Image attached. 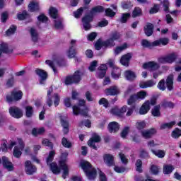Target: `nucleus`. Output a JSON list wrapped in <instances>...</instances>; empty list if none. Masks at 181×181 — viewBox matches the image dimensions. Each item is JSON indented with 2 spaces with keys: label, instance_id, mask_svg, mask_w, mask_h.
I'll return each instance as SVG.
<instances>
[{
  "label": "nucleus",
  "instance_id": "obj_48",
  "mask_svg": "<svg viewBox=\"0 0 181 181\" xmlns=\"http://www.w3.org/2000/svg\"><path fill=\"white\" fill-rule=\"evenodd\" d=\"M141 45L143 47H148L149 49H151V47H155V45H153V42H151L146 40H143L141 41Z\"/></svg>",
  "mask_w": 181,
  "mask_h": 181
},
{
  "label": "nucleus",
  "instance_id": "obj_12",
  "mask_svg": "<svg viewBox=\"0 0 181 181\" xmlns=\"http://www.w3.org/2000/svg\"><path fill=\"white\" fill-rule=\"evenodd\" d=\"M120 38L121 34L119 33H113L111 37L103 42V45L106 46L107 47H113V46H115V42H114V40H118Z\"/></svg>",
  "mask_w": 181,
  "mask_h": 181
},
{
  "label": "nucleus",
  "instance_id": "obj_61",
  "mask_svg": "<svg viewBox=\"0 0 181 181\" xmlns=\"http://www.w3.org/2000/svg\"><path fill=\"white\" fill-rule=\"evenodd\" d=\"M136 170L137 172H142V161L141 160H137L136 162Z\"/></svg>",
  "mask_w": 181,
  "mask_h": 181
},
{
  "label": "nucleus",
  "instance_id": "obj_1",
  "mask_svg": "<svg viewBox=\"0 0 181 181\" xmlns=\"http://www.w3.org/2000/svg\"><path fill=\"white\" fill-rule=\"evenodd\" d=\"M54 155H56L54 151H51L49 152V156L47 158V165H49V168L52 173H54V175H59V173H60V170H62V177L64 179H66V177L69 176V166H67V164H66V161H59V167L57 166V164H56V163H52L53 162Z\"/></svg>",
  "mask_w": 181,
  "mask_h": 181
},
{
  "label": "nucleus",
  "instance_id": "obj_10",
  "mask_svg": "<svg viewBox=\"0 0 181 181\" xmlns=\"http://www.w3.org/2000/svg\"><path fill=\"white\" fill-rule=\"evenodd\" d=\"M159 64V62L151 61L144 63L141 67L144 70H149V71H156V70H158L160 68V64Z\"/></svg>",
  "mask_w": 181,
  "mask_h": 181
},
{
  "label": "nucleus",
  "instance_id": "obj_11",
  "mask_svg": "<svg viewBox=\"0 0 181 181\" xmlns=\"http://www.w3.org/2000/svg\"><path fill=\"white\" fill-rule=\"evenodd\" d=\"M176 59H177V55L175 53H171L165 57L158 58V62L160 64H165V63L172 64Z\"/></svg>",
  "mask_w": 181,
  "mask_h": 181
},
{
  "label": "nucleus",
  "instance_id": "obj_4",
  "mask_svg": "<svg viewBox=\"0 0 181 181\" xmlns=\"http://www.w3.org/2000/svg\"><path fill=\"white\" fill-rule=\"evenodd\" d=\"M49 15L51 18L53 19H55L54 21V26L56 28V29H62L63 28V18H60L59 16V13L57 11V9L54 7H51L49 8Z\"/></svg>",
  "mask_w": 181,
  "mask_h": 181
},
{
  "label": "nucleus",
  "instance_id": "obj_7",
  "mask_svg": "<svg viewBox=\"0 0 181 181\" xmlns=\"http://www.w3.org/2000/svg\"><path fill=\"white\" fill-rule=\"evenodd\" d=\"M23 97V93L21 90L14 89L10 95L6 96L7 103H12L13 101H20Z\"/></svg>",
  "mask_w": 181,
  "mask_h": 181
},
{
  "label": "nucleus",
  "instance_id": "obj_57",
  "mask_svg": "<svg viewBox=\"0 0 181 181\" xmlns=\"http://www.w3.org/2000/svg\"><path fill=\"white\" fill-rule=\"evenodd\" d=\"M103 47H107V46L104 45V42H101V40H98L95 44L96 50H100Z\"/></svg>",
  "mask_w": 181,
  "mask_h": 181
},
{
  "label": "nucleus",
  "instance_id": "obj_58",
  "mask_svg": "<svg viewBox=\"0 0 181 181\" xmlns=\"http://www.w3.org/2000/svg\"><path fill=\"white\" fill-rule=\"evenodd\" d=\"M179 136H181V130L179 129H175L172 132V137L177 139V138H179Z\"/></svg>",
  "mask_w": 181,
  "mask_h": 181
},
{
  "label": "nucleus",
  "instance_id": "obj_46",
  "mask_svg": "<svg viewBox=\"0 0 181 181\" xmlns=\"http://www.w3.org/2000/svg\"><path fill=\"white\" fill-rule=\"evenodd\" d=\"M145 127H146V122H145V120H139V121H137L136 123V129H139V130L144 129Z\"/></svg>",
  "mask_w": 181,
  "mask_h": 181
},
{
  "label": "nucleus",
  "instance_id": "obj_28",
  "mask_svg": "<svg viewBox=\"0 0 181 181\" xmlns=\"http://www.w3.org/2000/svg\"><path fill=\"white\" fill-rule=\"evenodd\" d=\"M108 129L111 133L117 132L119 131V124L117 122H112L108 124Z\"/></svg>",
  "mask_w": 181,
  "mask_h": 181
},
{
  "label": "nucleus",
  "instance_id": "obj_43",
  "mask_svg": "<svg viewBox=\"0 0 181 181\" xmlns=\"http://www.w3.org/2000/svg\"><path fill=\"white\" fill-rule=\"evenodd\" d=\"M173 169H175V168H173V165H165L163 166V172L164 175H170V173L173 172Z\"/></svg>",
  "mask_w": 181,
  "mask_h": 181
},
{
  "label": "nucleus",
  "instance_id": "obj_29",
  "mask_svg": "<svg viewBox=\"0 0 181 181\" xmlns=\"http://www.w3.org/2000/svg\"><path fill=\"white\" fill-rule=\"evenodd\" d=\"M31 40L33 43H39L40 38L39 37V34L36 32V30L31 28L30 29Z\"/></svg>",
  "mask_w": 181,
  "mask_h": 181
},
{
  "label": "nucleus",
  "instance_id": "obj_17",
  "mask_svg": "<svg viewBox=\"0 0 181 181\" xmlns=\"http://www.w3.org/2000/svg\"><path fill=\"white\" fill-rule=\"evenodd\" d=\"M93 21V16H86L83 19V29L85 30H90L91 29V25H90V22Z\"/></svg>",
  "mask_w": 181,
  "mask_h": 181
},
{
  "label": "nucleus",
  "instance_id": "obj_32",
  "mask_svg": "<svg viewBox=\"0 0 181 181\" xmlns=\"http://www.w3.org/2000/svg\"><path fill=\"white\" fill-rule=\"evenodd\" d=\"M11 50L9 49V47H8V44L4 42V41L0 42V57L2 53H10Z\"/></svg>",
  "mask_w": 181,
  "mask_h": 181
},
{
  "label": "nucleus",
  "instance_id": "obj_54",
  "mask_svg": "<svg viewBox=\"0 0 181 181\" xmlns=\"http://www.w3.org/2000/svg\"><path fill=\"white\" fill-rule=\"evenodd\" d=\"M160 8V7L159 6V5L155 4L153 7L151 8L149 13L151 15H153V13H158Z\"/></svg>",
  "mask_w": 181,
  "mask_h": 181
},
{
  "label": "nucleus",
  "instance_id": "obj_22",
  "mask_svg": "<svg viewBox=\"0 0 181 181\" xmlns=\"http://www.w3.org/2000/svg\"><path fill=\"white\" fill-rule=\"evenodd\" d=\"M155 134H156V129H150L141 132L143 138H145L146 139H148V138H152Z\"/></svg>",
  "mask_w": 181,
  "mask_h": 181
},
{
  "label": "nucleus",
  "instance_id": "obj_52",
  "mask_svg": "<svg viewBox=\"0 0 181 181\" xmlns=\"http://www.w3.org/2000/svg\"><path fill=\"white\" fill-rule=\"evenodd\" d=\"M176 124V122H170L168 123H164L161 124L160 129H166L168 128H172V127H174V125Z\"/></svg>",
  "mask_w": 181,
  "mask_h": 181
},
{
  "label": "nucleus",
  "instance_id": "obj_5",
  "mask_svg": "<svg viewBox=\"0 0 181 181\" xmlns=\"http://www.w3.org/2000/svg\"><path fill=\"white\" fill-rule=\"evenodd\" d=\"M86 104V100H80L78 105H74L73 107V114L74 115H78L81 114L87 117L88 115V108L86 107L84 105Z\"/></svg>",
  "mask_w": 181,
  "mask_h": 181
},
{
  "label": "nucleus",
  "instance_id": "obj_2",
  "mask_svg": "<svg viewBox=\"0 0 181 181\" xmlns=\"http://www.w3.org/2000/svg\"><path fill=\"white\" fill-rule=\"evenodd\" d=\"M80 165L88 179L89 180H94V178L97 177V170L91 166V164L86 160H82Z\"/></svg>",
  "mask_w": 181,
  "mask_h": 181
},
{
  "label": "nucleus",
  "instance_id": "obj_47",
  "mask_svg": "<svg viewBox=\"0 0 181 181\" xmlns=\"http://www.w3.org/2000/svg\"><path fill=\"white\" fill-rule=\"evenodd\" d=\"M127 47H128V45L127 44H124L123 45L117 47L115 49V54H119V53H121V52L125 50V49H127Z\"/></svg>",
  "mask_w": 181,
  "mask_h": 181
},
{
  "label": "nucleus",
  "instance_id": "obj_60",
  "mask_svg": "<svg viewBox=\"0 0 181 181\" xmlns=\"http://www.w3.org/2000/svg\"><path fill=\"white\" fill-rule=\"evenodd\" d=\"M122 7L123 9H129L132 8V4L130 1H123L122 3Z\"/></svg>",
  "mask_w": 181,
  "mask_h": 181
},
{
  "label": "nucleus",
  "instance_id": "obj_50",
  "mask_svg": "<svg viewBox=\"0 0 181 181\" xmlns=\"http://www.w3.org/2000/svg\"><path fill=\"white\" fill-rule=\"evenodd\" d=\"M160 170V168L156 165H151L150 167V172L152 173V175H158Z\"/></svg>",
  "mask_w": 181,
  "mask_h": 181
},
{
  "label": "nucleus",
  "instance_id": "obj_20",
  "mask_svg": "<svg viewBox=\"0 0 181 181\" xmlns=\"http://www.w3.org/2000/svg\"><path fill=\"white\" fill-rule=\"evenodd\" d=\"M35 73L37 74V76H39L40 78V83L45 84V81H46V78H47V72L42 69H37L35 70Z\"/></svg>",
  "mask_w": 181,
  "mask_h": 181
},
{
  "label": "nucleus",
  "instance_id": "obj_64",
  "mask_svg": "<svg viewBox=\"0 0 181 181\" xmlns=\"http://www.w3.org/2000/svg\"><path fill=\"white\" fill-rule=\"evenodd\" d=\"M95 67H97V61H93L90 63V65L88 67V70L90 71H94V70H95Z\"/></svg>",
  "mask_w": 181,
  "mask_h": 181
},
{
  "label": "nucleus",
  "instance_id": "obj_30",
  "mask_svg": "<svg viewBox=\"0 0 181 181\" xmlns=\"http://www.w3.org/2000/svg\"><path fill=\"white\" fill-rule=\"evenodd\" d=\"M28 11H30V12H36V11H39V3L35 0L30 1L28 5Z\"/></svg>",
  "mask_w": 181,
  "mask_h": 181
},
{
  "label": "nucleus",
  "instance_id": "obj_23",
  "mask_svg": "<svg viewBox=\"0 0 181 181\" xmlns=\"http://www.w3.org/2000/svg\"><path fill=\"white\" fill-rule=\"evenodd\" d=\"M103 160L107 166H112L114 165V156L111 154H105L103 156Z\"/></svg>",
  "mask_w": 181,
  "mask_h": 181
},
{
  "label": "nucleus",
  "instance_id": "obj_8",
  "mask_svg": "<svg viewBox=\"0 0 181 181\" xmlns=\"http://www.w3.org/2000/svg\"><path fill=\"white\" fill-rule=\"evenodd\" d=\"M14 146L15 147L13 151V156L15 158H19L20 156H22V151L23 149H25V143H23V141L21 139H18Z\"/></svg>",
  "mask_w": 181,
  "mask_h": 181
},
{
  "label": "nucleus",
  "instance_id": "obj_39",
  "mask_svg": "<svg viewBox=\"0 0 181 181\" xmlns=\"http://www.w3.org/2000/svg\"><path fill=\"white\" fill-rule=\"evenodd\" d=\"M152 153L157 156L158 158H165V155H166V151L163 150H151Z\"/></svg>",
  "mask_w": 181,
  "mask_h": 181
},
{
  "label": "nucleus",
  "instance_id": "obj_38",
  "mask_svg": "<svg viewBox=\"0 0 181 181\" xmlns=\"http://www.w3.org/2000/svg\"><path fill=\"white\" fill-rule=\"evenodd\" d=\"M53 93V88H51L47 91V104L49 107H52V104H53V101L52 100V98H53V96H52V93Z\"/></svg>",
  "mask_w": 181,
  "mask_h": 181
},
{
  "label": "nucleus",
  "instance_id": "obj_25",
  "mask_svg": "<svg viewBox=\"0 0 181 181\" xmlns=\"http://www.w3.org/2000/svg\"><path fill=\"white\" fill-rule=\"evenodd\" d=\"M119 93V89L117 86H112L105 90V94H106V95H117Z\"/></svg>",
  "mask_w": 181,
  "mask_h": 181
},
{
  "label": "nucleus",
  "instance_id": "obj_36",
  "mask_svg": "<svg viewBox=\"0 0 181 181\" xmlns=\"http://www.w3.org/2000/svg\"><path fill=\"white\" fill-rule=\"evenodd\" d=\"M144 32L146 36H151L153 33V25L148 23L144 28Z\"/></svg>",
  "mask_w": 181,
  "mask_h": 181
},
{
  "label": "nucleus",
  "instance_id": "obj_31",
  "mask_svg": "<svg viewBox=\"0 0 181 181\" xmlns=\"http://www.w3.org/2000/svg\"><path fill=\"white\" fill-rule=\"evenodd\" d=\"M84 75V71H76L72 76L73 81L74 83H78L81 80V77Z\"/></svg>",
  "mask_w": 181,
  "mask_h": 181
},
{
  "label": "nucleus",
  "instance_id": "obj_51",
  "mask_svg": "<svg viewBox=\"0 0 181 181\" xmlns=\"http://www.w3.org/2000/svg\"><path fill=\"white\" fill-rule=\"evenodd\" d=\"M25 115L28 118H30L33 115V107L31 106L25 107Z\"/></svg>",
  "mask_w": 181,
  "mask_h": 181
},
{
  "label": "nucleus",
  "instance_id": "obj_37",
  "mask_svg": "<svg viewBox=\"0 0 181 181\" xmlns=\"http://www.w3.org/2000/svg\"><path fill=\"white\" fill-rule=\"evenodd\" d=\"M142 8L139 7H135L132 13V16L133 18H139V16H142Z\"/></svg>",
  "mask_w": 181,
  "mask_h": 181
},
{
  "label": "nucleus",
  "instance_id": "obj_26",
  "mask_svg": "<svg viewBox=\"0 0 181 181\" xmlns=\"http://www.w3.org/2000/svg\"><path fill=\"white\" fill-rule=\"evenodd\" d=\"M132 58V54L127 53L121 57L120 63L122 66H128L129 64V60Z\"/></svg>",
  "mask_w": 181,
  "mask_h": 181
},
{
  "label": "nucleus",
  "instance_id": "obj_41",
  "mask_svg": "<svg viewBox=\"0 0 181 181\" xmlns=\"http://www.w3.org/2000/svg\"><path fill=\"white\" fill-rule=\"evenodd\" d=\"M121 76V69L119 68H114L112 72V77L117 80Z\"/></svg>",
  "mask_w": 181,
  "mask_h": 181
},
{
  "label": "nucleus",
  "instance_id": "obj_21",
  "mask_svg": "<svg viewBox=\"0 0 181 181\" xmlns=\"http://www.w3.org/2000/svg\"><path fill=\"white\" fill-rule=\"evenodd\" d=\"M153 45L154 47L166 46V45H169V38H168V37L160 38L156 41H153Z\"/></svg>",
  "mask_w": 181,
  "mask_h": 181
},
{
  "label": "nucleus",
  "instance_id": "obj_19",
  "mask_svg": "<svg viewBox=\"0 0 181 181\" xmlns=\"http://www.w3.org/2000/svg\"><path fill=\"white\" fill-rule=\"evenodd\" d=\"M156 85V82L152 79L145 81H141L139 83V87L140 88H148L151 87H153V86Z\"/></svg>",
  "mask_w": 181,
  "mask_h": 181
},
{
  "label": "nucleus",
  "instance_id": "obj_33",
  "mask_svg": "<svg viewBox=\"0 0 181 181\" xmlns=\"http://www.w3.org/2000/svg\"><path fill=\"white\" fill-rule=\"evenodd\" d=\"M124 77L129 81H132L136 78V74L132 71H124Z\"/></svg>",
  "mask_w": 181,
  "mask_h": 181
},
{
  "label": "nucleus",
  "instance_id": "obj_63",
  "mask_svg": "<svg viewBox=\"0 0 181 181\" xmlns=\"http://www.w3.org/2000/svg\"><path fill=\"white\" fill-rule=\"evenodd\" d=\"M62 145L65 148H70L71 146V143L67 141V139L63 138L62 139Z\"/></svg>",
  "mask_w": 181,
  "mask_h": 181
},
{
  "label": "nucleus",
  "instance_id": "obj_14",
  "mask_svg": "<svg viewBox=\"0 0 181 181\" xmlns=\"http://www.w3.org/2000/svg\"><path fill=\"white\" fill-rule=\"evenodd\" d=\"M100 141H101V137H100L98 134L93 133L92 135V137L88 141V145L90 148H93V149L97 150V146H95V144H98V142H100Z\"/></svg>",
  "mask_w": 181,
  "mask_h": 181
},
{
  "label": "nucleus",
  "instance_id": "obj_18",
  "mask_svg": "<svg viewBox=\"0 0 181 181\" xmlns=\"http://www.w3.org/2000/svg\"><path fill=\"white\" fill-rule=\"evenodd\" d=\"M36 170V167L32 165V162L29 160L25 162V172L27 175H33V173H35Z\"/></svg>",
  "mask_w": 181,
  "mask_h": 181
},
{
  "label": "nucleus",
  "instance_id": "obj_27",
  "mask_svg": "<svg viewBox=\"0 0 181 181\" xmlns=\"http://www.w3.org/2000/svg\"><path fill=\"white\" fill-rule=\"evenodd\" d=\"M107 69V65L104 64L100 65L97 72V77H98V78H103V77H105Z\"/></svg>",
  "mask_w": 181,
  "mask_h": 181
},
{
  "label": "nucleus",
  "instance_id": "obj_24",
  "mask_svg": "<svg viewBox=\"0 0 181 181\" xmlns=\"http://www.w3.org/2000/svg\"><path fill=\"white\" fill-rule=\"evenodd\" d=\"M7 143L6 140H4L1 143V151L3 152H6L8 149H12L16 145V141H10L8 146H6Z\"/></svg>",
  "mask_w": 181,
  "mask_h": 181
},
{
  "label": "nucleus",
  "instance_id": "obj_44",
  "mask_svg": "<svg viewBox=\"0 0 181 181\" xmlns=\"http://www.w3.org/2000/svg\"><path fill=\"white\" fill-rule=\"evenodd\" d=\"M131 18L130 13H122V16L120 18V22L122 23H127V21Z\"/></svg>",
  "mask_w": 181,
  "mask_h": 181
},
{
  "label": "nucleus",
  "instance_id": "obj_53",
  "mask_svg": "<svg viewBox=\"0 0 181 181\" xmlns=\"http://www.w3.org/2000/svg\"><path fill=\"white\" fill-rule=\"evenodd\" d=\"M43 132H45V128L43 127H41L40 129H36V128H34L33 129V135H42V134H43Z\"/></svg>",
  "mask_w": 181,
  "mask_h": 181
},
{
  "label": "nucleus",
  "instance_id": "obj_9",
  "mask_svg": "<svg viewBox=\"0 0 181 181\" xmlns=\"http://www.w3.org/2000/svg\"><path fill=\"white\" fill-rule=\"evenodd\" d=\"M148 93L146 91L141 90L137 93L136 95H132L127 101V104L131 105L133 103L138 101L139 100H145Z\"/></svg>",
  "mask_w": 181,
  "mask_h": 181
},
{
  "label": "nucleus",
  "instance_id": "obj_3",
  "mask_svg": "<svg viewBox=\"0 0 181 181\" xmlns=\"http://www.w3.org/2000/svg\"><path fill=\"white\" fill-rule=\"evenodd\" d=\"M134 110H135V107L134 106L128 107L127 105H124L120 109L117 107H115L111 110L110 114H112V115H117V117H121L122 114L127 112L126 115L127 117H131V115H132V113L134 112Z\"/></svg>",
  "mask_w": 181,
  "mask_h": 181
},
{
  "label": "nucleus",
  "instance_id": "obj_56",
  "mask_svg": "<svg viewBox=\"0 0 181 181\" xmlns=\"http://www.w3.org/2000/svg\"><path fill=\"white\" fill-rule=\"evenodd\" d=\"M16 30V26L11 25L9 29L7 30L6 32V34L7 36H11V35H13L15 33V31Z\"/></svg>",
  "mask_w": 181,
  "mask_h": 181
},
{
  "label": "nucleus",
  "instance_id": "obj_45",
  "mask_svg": "<svg viewBox=\"0 0 181 181\" xmlns=\"http://www.w3.org/2000/svg\"><path fill=\"white\" fill-rule=\"evenodd\" d=\"M61 123L63 127V132L64 134H69V122L66 120H64L61 118Z\"/></svg>",
  "mask_w": 181,
  "mask_h": 181
},
{
  "label": "nucleus",
  "instance_id": "obj_15",
  "mask_svg": "<svg viewBox=\"0 0 181 181\" xmlns=\"http://www.w3.org/2000/svg\"><path fill=\"white\" fill-rule=\"evenodd\" d=\"M1 163L3 165V168L6 169L8 172H12L15 168L13 167V163L9 160V158L6 156H3L1 158Z\"/></svg>",
  "mask_w": 181,
  "mask_h": 181
},
{
  "label": "nucleus",
  "instance_id": "obj_6",
  "mask_svg": "<svg viewBox=\"0 0 181 181\" xmlns=\"http://www.w3.org/2000/svg\"><path fill=\"white\" fill-rule=\"evenodd\" d=\"M153 105H156V98H153L146 100L139 110V114L141 115H145V114H148V112L149 110H151V107Z\"/></svg>",
  "mask_w": 181,
  "mask_h": 181
},
{
  "label": "nucleus",
  "instance_id": "obj_59",
  "mask_svg": "<svg viewBox=\"0 0 181 181\" xmlns=\"http://www.w3.org/2000/svg\"><path fill=\"white\" fill-rule=\"evenodd\" d=\"M42 144V145H44V146H49V148H51V149H53V144H52V142H50V141H49V139H43Z\"/></svg>",
  "mask_w": 181,
  "mask_h": 181
},
{
  "label": "nucleus",
  "instance_id": "obj_62",
  "mask_svg": "<svg viewBox=\"0 0 181 181\" xmlns=\"http://www.w3.org/2000/svg\"><path fill=\"white\" fill-rule=\"evenodd\" d=\"M53 98H54V104L55 107H57V105H59L60 103V96L59 95V94L55 93L53 95Z\"/></svg>",
  "mask_w": 181,
  "mask_h": 181
},
{
  "label": "nucleus",
  "instance_id": "obj_40",
  "mask_svg": "<svg viewBox=\"0 0 181 181\" xmlns=\"http://www.w3.org/2000/svg\"><path fill=\"white\" fill-rule=\"evenodd\" d=\"M153 117H160V105H156L151 110Z\"/></svg>",
  "mask_w": 181,
  "mask_h": 181
},
{
  "label": "nucleus",
  "instance_id": "obj_55",
  "mask_svg": "<svg viewBox=\"0 0 181 181\" xmlns=\"http://www.w3.org/2000/svg\"><path fill=\"white\" fill-rule=\"evenodd\" d=\"M158 88L161 91H165L166 90V86H165V79H162L159 81L158 86Z\"/></svg>",
  "mask_w": 181,
  "mask_h": 181
},
{
  "label": "nucleus",
  "instance_id": "obj_35",
  "mask_svg": "<svg viewBox=\"0 0 181 181\" xmlns=\"http://www.w3.org/2000/svg\"><path fill=\"white\" fill-rule=\"evenodd\" d=\"M166 86L169 91L173 90V75L170 74L166 79Z\"/></svg>",
  "mask_w": 181,
  "mask_h": 181
},
{
  "label": "nucleus",
  "instance_id": "obj_34",
  "mask_svg": "<svg viewBox=\"0 0 181 181\" xmlns=\"http://www.w3.org/2000/svg\"><path fill=\"white\" fill-rule=\"evenodd\" d=\"M45 63L49 67H51V69H52V70L55 74L57 73V70L56 69V67H57V66H59V62H57V61L46 60Z\"/></svg>",
  "mask_w": 181,
  "mask_h": 181
},
{
  "label": "nucleus",
  "instance_id": "obj_13",
  "mask_svg": "<svg viewBox=\"0 0 181 181\" xmlns=\"http://www.w3.org/2000/svg\"><path fill=\"white\" fill-rule=\"evenodd\" d=\"M9 114L13 118L19 119L23 117V112L16 106L10 107Z\"/></svg>",
  "mask_w": 181,
  "mask_h": 181
},
{
  "label": "nucleus",
  "instance_id": "obj_16",
  "mask_svg": "<svg viewBox=\"0 0 181 181\" xmlns=\"http://www.w3.org/2000/svg\"><path fill=\"white\" fill-rule=\"evenodd\" d=\"M74 45H76V40H72L71 41V46L66 52V55L68 57H69V59H73V57H76V47H74Z\"/></svg>",
  "mask_w": 181,
  "mask_h": 181
},
{
  "label": "nucleus",
  "instance_id": "obj_42",
  "mask_svg": "<svg viewBox=\"0 0 181 181\" xmlns=\"http://www.w3.org/2000/svg\"><path fill=\"white\" fill-rule=\"evenodd\" d=\"M17 18L19 21H23L25 19H29L30 15L28 14V12L24 11L22 13H18Z\"/></svg>",
  "mask_w": 181,
  "mask_h": 181
},
{
  "label": "nucleus",
  "instance_id": "obj_49",
  "mask_svg": "<svg viewBox=\"0 0 181 181\" xmlns=\"http://www.w3.org/2000/svg\"><path fill=\"white\" fill-rule=\"evenodd\" d=\"M103 11H104V8H103V6H98L92 8L90 13L91 15H95L97 13H100V12H103Z\"/></svg>",
  "mask_w": 181,
  "mask_h": 181
}]
</instances>
